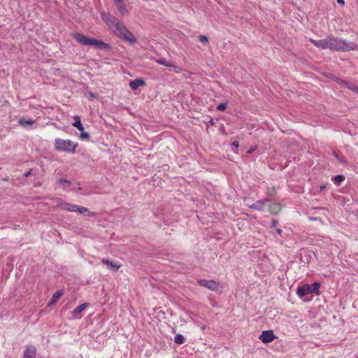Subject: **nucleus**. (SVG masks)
I'll use <instances>...</instances> for the list:
<instances>
[{
	"instance_id": "72a5a7b5",
	"label": "nucleus",
	"mask_w": 358,
	"mask_h": 358,
	"mask_svg": "<svg viewBox=\"0 0 358 358\" xmlns=\"http://www.w3.org/2000/svg\"><path fill=\"white\" fill-rule=\"evenodd\" d=\"M32 173V170L31 169H29L28 171H27L24 174V176L25 178H28L29 177Z\"/></svg>"
},
{
	"instance_id": "b1692460",
	"label": "nucleus",
	"mask_w": 358,
	"mask_h": 358,
	"mask_svg": "<svg viewBox=\"0 0 358 358\" xmlns=\"http://www.w3.org/2000/svg\"><path fill=\"white\" fill-rule=\"evenodd\" d=\"M57 182H58V184H59L61 185H64V186H66V187H69L71 185V182L66 179H59V180H58Z\"/></svg>"
},
{
	"instance_id": "c9c22d12",
	"label": "nucleus",
	"mask_w": 358,
	"mask_h": 358,
	"mask_svg": "<svg viewBox=\"0 0 358 358\" xmlns=\"http://www.w3.org/2000/svg\"><path fill=\"white\" fill-rule=\"evenodd\" d=\"M325 188H326V185H320V192H322V191L324 190Z\"/></svg>"
},
{
	"instance_id": "dca6fc26",
	"label": "nucleus",
	"mask_w": 358,
	"mask_h": 358,
	"mask_svg": "<svg viewBox=\"0 0 358 358\" xmlns=\"http://www.w3.org/2000/svg\"><path fill=\"white\" fill-rule=\"evenodd\" d=\"M75 122L72 123V126L77 128L80 131H84V127L81 123L80 118L78 115H75L73 117Z\"/></svg>"
},
{
	"instance_id": "f257e3e1",
	"label": "nucleus",
	"mask_w": 358,
	"mask_h": 358,
	"mask_svg": "<svg viewBox=\"0 0 358 358\" xmlns=\"http://www.w3.org/2000/svg\"><path fill=\"white\" fill-rule=\"evenodd\" d=\"M101 16L108 28L120 39L130 44L136 42L134 35L115 16L105 12L101 13Z\"/></svg>"
},
{
	"instance_id": "6ab92c4d",
	"label": "nucleus",
	"mask_w": 358,
	"mask_h": 358,
	"mask_svg": "<svg viewBox=\"0 0 358 358\" xmlns=\"http://www.w3.org/2000/svg\"><path fill=\"white\" fill-rule=\"evenodd\" d=\"M63 294V291L62 290H57L55 293L53 294L51 299H50V303H55L59 299V297H61Z\"/></svg>"
},
{
	"instance_id": "c756f323",
	"label": "nucleus",
	"mask_w": 358,
	"mask_h": 358,
	"mask_svg": "<svg viewBox=\"0 0 358 358\" xmlns=\"http://www.w3.org/2000/svg\"><path fill=\"white\" fill-rule=\"evenodd\" d=\"M199 41H201V43H207L208 42V38L205 35H200L199 36Z\"/></svg>"
},
{
	"instance_id": "cd10ccee",
	"label": "nucleus",
	"mask_w": 358,
	"mask_h": 358,
	"mask_svg": "<svg viewBox=\"0 0 358 358\" xmlns=\"http://www.w3.org/2000/svg\"><path fill=\"white\" fill-rule=\"evenodd\" d=\"M158 63L163 66H167V67L173 66V64L171 63L166 62L164 59H162L160 60H158Z\"/></svg>"
},
{
	"instance_id": "4c0bfd02",
	"label": "nucleus",
	"mask_w": 358,
	"mask_h": 358,
	"mask_svg": "<svg viewBox=\"0 0 358 358\" xmlns=\"http://www.w3.org/2000/svg\"><path fill=\"white\" fill-rule=\"evenodd\" d=\"M337 2H338L339 4H342V5H343V4L345 3L344 0H337Z\"/></svg>"
},
{
	"instance_id": "e433bc0d",
	"label": "nucleus",
	"mask_w": 358,
	"mask_h": 358,
	"mask_svg": "<svg viewBox=\"0 0 358 358\" xmlns=\"http://www.w3.org/2000/svg\"><path fill=\"white\" fill-rule=\"evenodd\" d=\"M276 232H277L279 235H281V234H282V229H276Z\"/></svg>"
},
{
	"instance_id": "6e6552de",
	"label": "nucleus",
	"mask_w": 358,
	"mask_h": 358,
	"mask_svg": "<svg viewBox=\"0 0 358 358\" xmlns=\"http://www.w3.org/2000/svg\"><path fill=\"white\" fill-rule=\"evenodd\" d=\"M276 338L272 330L263 331L259 338L264 343H271Z\"/></svg>"
},
{
	"instance_id": "4be33fe9",
	"label": "nucleus",
	"mask_w": 358,
	"mask_h": 358,
	"mask_svg": "<svg viewBox=\"0 0 358 358\" xmlns=\"http://www.w3.org/2000/svg\"><path fill=\"white\" fill-rule=\"evenodd\" d=\"M185 341V338L182 334H177L174 338V342L177 344H182Z\"/></svg>"
},
{
	"instance_id": "20e7f679",
	"label": "nucleus",
	"mask_w": 358,
	"mask_h": 358,
	"mask_svg": "<svg viewBox=\"0 0 358 358\" xmlns=\"http://www.w3.org/2000/svg\"><path fill=\"white\" fill-rule=\"evenodd\" d=\"M78 143H73L71 140L55 139V148L58 151L74 153Z\"/></svg>"
},
{
	"instance_id": "79ce46f5",
	"label": "nucleus",
	"mask_w": 358,
	"mask_h": 358,
	"mask_svg": "<svg viewBox=\"0 0 358 358\" xmlns=\"http://www.w3.org/2000/svg\"><path fill=\"white\" fill-rule=\"evenodd\" d=\"M252 152V150H250L248 151V152H249V153H251Z\"/></svg>"
},
{
	"instance_id": "5701e85b",
	"label": "nucleus",
	"mask_w": 358,
	"mask_h": 358,
	"mask_svg": "<svg viewBox=\"0 0 358 358\" xmlns=\"http://www.w3.org/2000/svg\"><path fill=\"white\" fill-rule=\"evenodd\" d=\"M84 96H85V97H86L89 100H92L93 99H97L98 98L97 94L94 93L92 92H90L88 93L85 92L84 94Z\"/></svg>"
},
{
	"instance_id": "aec40b11",
	"label": "nucleus",
	"mask_w": 358,
	"mask_h": 358,
	"mask_svg": "<svg viewBox=\"0 0 358 358\" xmlns=\"http://www.w3.org/2000/svg\"><path fill=\"white\" fill-rule=\"evenodd\" d=\"M334 181L337 185H339L345 180L343 175H336L333 178Z\"/></svg>"
},
{
	"instance_id": "423d86ee",
	"label": "nucleus",
	"mask_w": 358,
	"mask_h": 358,
	"mask_svg": "<svg viewBox=\"0 0 358 358\" xmlns=\"http://www.w3.org/2000/svg\"><path fill=\"white\" fill-rule=\"evenodd\" d=\"M197 282L199 285L211 291H217L221 287L220 283L213 280L199 279L197 280Z\"/></svg>"
},
{
	"instance_id": "7c9ffc66",
	"label": "nucleus",
	"mask_w": 358,
	"mask_h": 358,
	"mask_svg": "<svg viewBox=\"0 0 358 358\" xmlns=\"http://www.w3.org/2000/svg\"><path fill=\"white\" fill-rule=\"evenodd\" d=\"M217 121V120H214L213 118H210V120L208 121V122L207 123V126H208V125L214 126V125H215V123Z\"/></svg>"
},
{
	"instance_id": "a19ab883",
	"label": "nucleus",
	"mask_w": 358,
	"mask_h": 358,
	"mask_svg": "<svg viewBox=\"0 0 358 358\" xmlns=\"http://www.w3.org/2000/svg\"><path fill=\"white\" fill-rule=\"evenodd\" d=\"M310 220H316V218H315V217H310Z\"/></svg>"
},
{
	"instance_id": "a878e982",
	"label": "nucleus",
	"mask_w": 358,
	"mask_h": 358,
	"mask_svg": "<svg viewBox=\"0 0 358 358\" xmlns=\"http://www.w3.org/2000/svg\"><path fill=\"white\" fill-rule=\"evenodd\" d=\"M227 107V103H221L217 107V110L219 111H224Z\"/></svg>"
},
{
	"instance_id": "4468645a",
	"label": "nucleus",
	"mask_w": 358,
	"mask_h": 358,
	"mask_svg": "<svg viewBox=\"0 0 358 358\" xmlns=\"http://www.w3.org/2000/svg\"><path fill=\"white\" fill-rule=\"evenodd\" d=\"M268 211L271 215H276L281 211V206L278 203H270Z\"/></svg>"
},
{
	"instance_id": "0eeeda50",
	"label": "nucleus",
	"mask_w": 358,
	"mask_h": 358,
	"mask_svg": "<svg viewBox=\"0 0 358 358\" xmlns=\"http://www.w3.org/2000/svg\"><path fill=\"white\" fill-rule=\"evenodd\" d=\"M268 202H271V199L269 198H264L261 200H258L256 202L253 203L252 204H248V206L253 210H256L258 211H263L265 208L266 204H267Z\"/></svg>"
},
{
	"instance_id": "f8f14e48",
	"label": "nucleus",
	"mask_w": 358,
	"mask_h": 358,
	"mask_svg": "<svg viewBox=\"0 0 358 358\" xmlns=\"http://www.w3.org/2000/svg\"><path fill=\"white\" fill-rule=\"evenodd\" d=\"M334 82L337 83L336 87L341 88H348L349 90H355V86L353 84L346 82L345 80H342L339 78H336Z\"/></svg>"
},
{
	"instance_id": "f704fd0d",
	"label": "nucleus",
	"mask_w": 358,
	"mask_h": 358,
	"mask_svg": "<svg viewBox=\"0 0 358 358\" xmlns=\"http://www.w3.org/2000/svg\"><path fill=\"white\" fill-rule=\"evenodd\" d=\"M232 145L235 148H238L239 146V143L238 141H235L232 143Z\"/></svg>"
},
{
	"instance_id": "1a4fd4ad",
	"label": "nucleus",
	"mask_w": 358,
	"mask_h": 358,
	"mask_svg": "<svg viewBox=\"0 0 358 358\" xmlns=\"http://www.w3.org/2000/svg\"><path fill=\"white\" fill-rule=\"evenodd\" d=\"M309 41L317 48L320 49H327L329 48V36L324 39L320 40H315L313 38H310Z\"/></svg>"
},
{
	"instance_id": "ea45409f",
	"label": "nucleus",
	"mask_w": 358,
	"mask_h": 358,
	"mask_svg": "<svg viewBox=\"0 0 358 358\" xmlns=\"http://www.w3.org/2000/svg\"><path fill=\"white\" fill-rule=\"evenodd\" d=\"M3 180L4 181H8V177H6V178H3Z\"/></svg>"
},
{
	"instance_id": "2eb2a0df",
	"label": "nucleus",
	"mask_w": 358,
	"mask_h": 358,
	"mask_svg": "<svg viewBox=\"0 0 358 358\" xmlns=\"http://www.w3.org/2000/svg\"><path fill=\"white\" fill-rule=\"evenodd\" d=\"M145 85V83L143 79L138 78L133 81H131L129 86L131 90H136L139 87H143Z\"/></svg>"
},
{
	"instance_id": "393cba45",
	"label": "nucleus",
	"mask_w": 358,
	"mask_h": 358,
	"mask_svg": "<svg viewBox=\"0 0 358 358\" xmlns=\"http://www.w3.org/2000/svg\"><path fill=\"white\" fill-rule=\"evenodd\" d=\"M76 212H79L81 214H85L87 212L89 213V214L90 213L89 212V210L88 208H85V207H82V206H77V210H76Z\"/></svg>"
},
{
	"instance_id": "39448f33",
	"label": "nucleus",
	"mask_w": 358,
	"mask_h": 358,
	"mask_svg": "<svg viewBox=\"0 0 358 358\" xmlns=\"http://www.w3.org/2000/svg\"><path fill=\"white\" fill-rule=\"evenodd\" d=\"M320 283L319 282H315L314 283L304 284L297 288L296 294L299 297H303L309 294H319V289L320 287Z\"/></svg>"
},
{
	"instance_id": "37998d69",
	"label": "nucleus",
	"mask_w": 358,
	"mask_h": 358,
	"mask_svg": "<svg viewBox=\"0 0 358 358\" xmlns=\"http://www.w3.org/2000/svg\"><path fill=\"white\" fill-rule=\"evenodd\" d=\"M357 92H358V91H357Z\"/></svg>"
},
{
	"instance_id": "412c9836",
	"label": "nucleus",
	"mask_w": 358,
	"mask_h": 358,
	"mask_svg": "<svg viewBox=\"0 0 358 358\" xmlns=\"http://www.w3.org/2000/svg\"><path fill=\"white\" fill-rule=\"evenodd\" d=\"M64 208L70 212H76L77 205L65 203Z\"/></svg>"
},
{
	"instance_id": "f03ea898",
	"label": "nucleus",
	"mask_w": 358,
	"mask_h": 358,
	"mask_svg": "<svg viewBox=\"0 0 358 358\" xmlns=\"http://www.w3.org/2000/svg\"><path fill=\"white\" fill-rule=\"evenodd\" d=\"M329 49L332 51H342L349 52L357 50L358 49L357 45L352 42H348L347 41L334 37L332 35L329 36Z\"/></svg>"
},
{
	"instance_id": "473e14b6",
	"label": "nucleus",
	"mask_w": 358,
	"mask_h": 358,
	"mask_svg": "<svg viewBox=\"0 0 358 358\" xmlns=\"http://www.w3.org/2000/svg\"><path fill=\"white\" fill-rule=\"evenodd\" d=\"M172 67H173V69H174V71H175L176 73H178L181 72V71H182L181 68H180V67H179V66H174V65H173V66H172Z\"/></svg>"
},
{
	"instance_id": "c85d7f7f",
	"label": "nucleus",
	"mask_w": 358,
	"mask_h": 358,
	"mask_svg": "<svg viewBox=\"0 0 358 358\" xmlns=\"http://www.w3.org/2000/svg\"><path fill=\"white\" fill-rule=\"evenodd\" d=\"M80 138H81V139H89L90 138V134L87 132H84V131H80Z\"/></svg>"
},
{
	"instance_id": "a211bd4d",
	"label": "nucleus",
	"mask_w": 358,
	"mask_h": 358,
	"mask_svg": "<svg viewBox=\"0 0 358 358\" xmlns=\"http://www.w3.org/2000/svg\"><path fill=\"white\" fill-rule=\"evenodd\" d=\"M36 122L35 120H25L24 117L19 120L18 123L20 125L23 127H27L28 125H32Z\"/></svg>"
},
{
	"instance_id": "58836bf2",
	"label": "nucleus",
	"mask_w": 358,
	"mask_h": 358,
	"mask_svg": "<svg viewBox=\"0 0 358 358\" xmlns=\"http://www.w3.org/2000/svg\"><path fill=\"white\" fill-rule=\"evenodd\" d=\"M206 327L205 325H203L201 328L202 330H204L206 329Z\"/></svg>"
},
{
	"instance_id": "9b49d317",
	"label": "nucleus",
	"mask_w": 358,
	"mask_h": 358,
	"mask_svg": "<svg viewBox=\"0 0 358 358\" xmlns=\"http://www.w3.org/2000/svg\"><path fill=\"white\" fill-rule=\"evenodd\" d=\"M115 6L119 12V13L122 16H125L129 15V10L127 8V5L124 2V1H119L118 3H115Z\"/></svg>"
},
{
	"instance_id": "ddd939ff",
	"label": "nucleus",
	"mask_w": 358,
	"mask_h": 358,
	"mask_svg": "<svg viewBox=\"0 0 358 358\" xmlns=\"http://www.w3.org/2000/svg\"><path fill=\"white\" fill-rule=\"evenodd\" d=\"M101 262L103 264H106L110 269L113 270L114 271H117L121 266L117 262L110 261L109 259L105 258L102 259Z\"/></svg>"
},
{
	"instance_id": "f3484780",
	"label": "nucleus",
	"mask_w": 358,
	"mask_h": 358,
	"mask_svg": "<svg viewBox=\"0 0 358 358\" xmlns=\"http://www.w3.org/2000/svg\"><path fill=\"white\" fill-rule=\"evenodd\" d=\"M89 306L88 303H83L76 307L72 312L73 315H76L81 312H83L87 306Z\"/></svg>"
},
{
	"instance_id": "9d476101",
	"label": "nucleus",
	"mask_w": 358,
	"mask_h": 358,
	"mask_svg": "<svg viewBox=\"0 0 358 358\" xmlns=\"http://www.w3.org/2000/svg\"><path fill=\"white\" fill-rule=\"evenodd\" d=\"M36 348L34 345H28L24 352L23 358H36Z\"/></svg>"
},
{
	"instance_id": "bb28decb",
	"label": "nucleus",
	"mask_w": 358,
	"mask_h": 358,
	"mask_svg": "<svg viewBox=\"0 0 358 358\" xmlns=\"http://www.w3.org/2000/svg\"><path fill=\"white\" fill-rule=\"evenodd\" d=\"M333 155L342 164H346V160L343 158L340 157L336 152H333Z\"/></svg>"
},
{
	"instance_id": "2f4dec72",
	"label": "nucleus",
	"mask_w": 358,
	"mask_h": 358,
	"mask_svg": "<svg viewBox=\"0 0 358 358\" xmlns=\"http://www.w3.org/2000/svg\"><path fill=\"white\" fill-rule=\"evenodd\" d=\"M278 224V221L277 220H273L272 222H271V228H274Z\"/></svg>"
},
{
	"instance_id": "7ed1b4c3",
	"label": "nucleus",
	"mask_w": 358,
	"mask_h": 358,
	"mask_svg": "<svg viewBox=\"0 0 358 358\" xmlns=\"http://www.w3.org/2000/svg\"><path fill=\"white\" fill-rule=\"evenodd\" d=\"M73 36L79 43L83 45H95L97 46L100 50H105L108 47V43L94 38L87 37L79 33L73 34Z\"/></svg>"
}]
</instances>
